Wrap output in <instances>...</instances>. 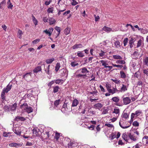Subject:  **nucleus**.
<instances>
[{
	"label": "nucleus",
	"mask_w": 148,
	"mask_h": 148,
	"mask_svg": "<svg viewBox=\"0 0 148 148\" xmlns=\"http://www.w3.org/2000/svg\"><path fill=\"white\" fill-rule=\"evenodd\" d=\"M17 103H15L11 105L7 106L5 105L3 109L5 111H14L16 109Z\"/></svg>",
	"instance_id": "1"
},
{
	"label": "nucleus",
	"mask_w": 148,
	"mask_h": 148,
	"mask_svg": "<svg viewBox=\"0 0 148 148\" xmlns=\"http://www.w3.org/2000/svg\"><path fill=\"white\" fill-rule=\"evenodd\" d=\"M106 86L108 92L112 94H113L116 93V92L118 91V90L117 89L116 87H115L114 88H113L112 89H111L110 88H111V85L108 83L106 84Z\"/></svg>",
	"instance_id": "2"
},
{
	"label": "nucleus",
	"mask_w": 148,
	"mask_h": 148,
	"mask_svg": "<svg viewBox=\"0 0 148 148\" xmlns=\"http://www.w3.org/2000/svg\"><path fill=\"white\" fill-rule=\"evenodd\" d=\"M53 29L52 27L49 28V29H46L43 31V32L45 33L46 34L48 35L49 36H50L53 32Z\"/></svg>",
	"instance_id": "3"
},
{
	"label": "nucleus",
	"mask_w": 148,
	"mask_h": 148,
	"mask_svg": "<svg viewBox=\"0 0 148 148\" xmlns=\"http://www.w3.org/2000/svg\"><path fill=\"white\" fill-rule=\"evenodd\" d=\"M123 101L124 104L127 105L130 103L131 100L129 97H126L123 98Z\"/></svg>",
	"instance_id": "4"
},
{
	"label": "nucleus",
	"mask_w": 148,
	"mask_h": 148,
	"mask_svg": "<svg viewBox=\"0 0 148 148\" xmlns=\"http://www.w3.org/2000/svg\"><path fill=\"white\" fill-rule=\"evenodd\" d=\"M32 73L31 72L27 73L23 76V77L26 80L28 81L31 78Z\"/></svg>",
	"instance_id": "5"
},
{
	"label": "nucleus",
	"mask_w": 148,
	"mask_h": 148,
	"mask_svg": "<svg viewBox=\"0 0 148 148\" xmlns=\"http://www.w3.org/2000/svg\"><path fill=\"white\" fill-rule=\"evenodd\" d=\"M68 148H77V145L76 143L74 142H70L68 145Z\"/></svg>",
	"instance_id": "6"
},
{
	"label": "nucleus",
	"mask_w": 148,
	"mask_h": 148,
	"mask_svg": "<svg viewBox=\"0 0 148 148\" xmlns=\"http://www.w3.org/2000/svg\"><path fill=\"white\" fill-rule=\"evenodd\" d=\"M135 38H131L129 40V44L130 47L132 48L133 47V45H134V42L135 40H134Z\"/></svg>",
	"instance_id": "7"
},
{
	"label": "nucleus",
	"mask_w": 148,
	"mask_h": 148,
	"mask_svg": "<svg viewBox=\"0 0 148 148\" xmlns=\"http://www.w3.org/2000/svg\"><path fill=\"white\" fill-rule=\"evenodd\" d=\"M114 111L113 113L116 114V116L117 117H118L120 114V110L117 107H115L114 109Z\"/></svg>",
	"instance_id": "8"
},
{
	"label": "nucleus",
	"mask_w": 148,
	"mask_h": 148,
	"mask_svg": "<svg viewBox=\"0 0 148 148\" xmlns=\"http://www.w3.org/2000/svg\"><path fill=\"white\" fill-rule=\"evenodd\" d=\"M33 134L34 136H38L39 135V130L38 128H35L33 130Z\"/></svg>",
	"instance_id": "9"
},
{
	"label": "nucleus",
	"mask_w": 148,
	"mask_h": 148,
	"mask_svg": "<svg viewBox=\"0 0 148 148\" xmlns=\"http://www.w3.org/2000/svg\"><path fill=\"white\" fill-rule=\"evenodd\" d=\"M9 146L10 147H20L22 146L21 144H18L16 143H12L9 144Z\"/></svg>",
	"instance_id": "10"
},
{
	"label": "nucleus",
	"mask_w": 148,
	"mask_h": 148,
	"mask_svg": "<svg viewBox=\"0 0 148 148\" xmlns=\"http://www.w3.org/2000/svg\"><path fill=\"white\" fill-rule=\"evenodd\" d=\"M25 118L23 117L20 116H18L16 117L15 120V121H25Z\"/></svg>",
	"instance_id": "11"
},
{
	"label": "nucleus",
	"mask_w": 148,
	"mask_h": 148,
	"mask_svg": "<svg viewBox=\"0 0 148 148\" xmlns=\"http://www.w3.org/2000/svg\"><path fill=\"white\" fill-rule=\"evenodd\" d=\"M94 107L96 109L100 110L103 106V105L100 103H98L94 105Z\"/></svg>",
	"instance_id": "12"
},
{
	"label": "nucleus",
	"mask_w": 148,
	"mask_h": 148,
	"mask_svg": "<svg viewBox=\"0 0 148 148\" xmlns=\"http://www.w3.org/2000/svg\"><path fill=\"white\" fill-rule=\"evenodd\" d=\"M12 85L9 84L6 87V88H4L3 90H4L6 93H7L12 88Z\"/></svg>",
	"instance_id": "13"
},
{
	"label": "nucleus",
	"mask_w": 148,
	"mask_h": 148,
	"mask_svg": "<svg viewBox=\"0 0 148 148\" xmlns=\"http://www.w3.org/2000/svg\"><path fill=\"white\" fill-rule=\"evenodd\" d=\"M79 102L76 99H75L73 101L72 106L75 107L76 106L79 104Z\"/></svg>",
	"instance_id": "14"
},
{
	"label": "nucleus",
	"mask_w": 148,
	"mask_h": 148,
	"mask_svg": "<svg viewBox=\"0 0 148 148\" xmlns=\"http://www.w3.org/2000/svg\"><path fill=\"white\" fill-rule=\"evenodd\" d=\"M79 71H81V73L84 74H86L87 73H88L89 71L87 70V69L84 67L82 69H81Z\"/></svg>",
	"instance_id": "15"
},
{
	"label": "nucleus",
	"mask_w": 148,
	"mask_h": 148,
	"mask_svg": "<svg viewBox=\"0 0 148 148\" xmlns=\"http://www.w3.org/2000/svg\"><path fill=\"white\" fill-rule=\"evenodd\" d=\"M14 133L18 135H20L21 134V131L19 128H16L15 130L14 131Z\"/></svg>",
	"instance_id": "16"
},
{
	"label": "nucleus",
	"mask_w": 148,
	"mask_h": 148,
	"mask_svg": "<svg viewBox=\"0 0 148 148\" xmlns=\"http://www.w3.org/2000/svg\"><path fill=\"white\" fill-rule=\"evenodd\" d=\"M114 44L116 48H119L121 47L120 42L118 40L115 41Z\"/></svg>",
	"instance_id": "17"
},
{
	"label": "nucleus",
	"mask_w": 148,
	"mask_h": 148,
	"mask_svg": "<svg viewBox=\"0 0 148 148\" xmlns=\"http://www.w3.org/2000/svg\"><path fill=\"white\" fill-rule=\"evenodd\" d=\"M83 47L82 45L81 44H75L72 47L73 49H75L78 48H81Z\"/></svg>",
	"instance_id": "18"
},
{
	"label": "nucleus",
	"mask_w": 148,
	"mask_h": 148,
	"mask_svg": "<svg viewBox=\"0 0 148 148\" xmlns=\"http://www.w3.org/2000/svg\"><path fill=\"white\" fill-rule=\"evenodd\" d=\"M41 67L40 66H38L36 67L33 70L34 73H37L38 72L41 71Z\"/></svg>",
	"instance_id": "19"
},
{
	"label": "nucleus",
	"mask_w": 148,
	"mask_h": 148,
	"mask_svg": "<svg viewBox=\"0 0 148 148\" xmlns=\"http://www.w3.org/2000/svg\"><path fill=\"white\" fill-rule=\"evenodd\" d=\"M71 31V28L69 27L66 28L64 31V34L67 35L69 34Z\"/></svg>",
	"instance_id": "20"
},
{
	"label": "nucleus",
	"mask_w": 148,
	"mask_h": 148,
	"mask_svg": "<svg viewBox=\"0 0 148 148\" xmlns=\"http://www.w3.org/2000/svg\"><path fill=\"white\" fill-rule=\"evenodd\" d=\"M120 74L121 78L122 79H125L126 77V75L125 73L122 71H120Z\"/></svg>",
	"instance_id": "21"
},
{
	"label": "nucleus",
	"mask_w": 148,
	"mask_h": 148,
	"mask_svg": "<svg viewBox=\"0 0 148 148\" xmlns=\"http://www.w3.org/2000/svg\"><path fill=\"white\" fill-rule=\"evenodd\" d=\"M128 136L130 139L134 141H136L137 140L136 138L133 135H132L130 133L128 135Z\"/></svg>",
	"instance_id": "22"
},
{
	"label": "nucleus",
	"mask_w": 148,
	"mask_h": 148,
	"mask_svg": "<svg viewBox=\"0 0 148 148\" xmlns=\"http://www.w3.org/2000/svg\"><path fill=\"white\" fill-rule=\"evenodd\" d=\"M49 22L50 25L54 24L56 22V20L53 18H50L48 20Z\"/></svg>",
	"instance_id": "23"
},
{
	"label": "nucleus",
	"mask_w": 148,
	"mask_h": 148,
	"mask_svg": "<svg viewBox=\"0 0 148 148\" xmlns=\"http://www.w3.org/2000/svg\"><path fill=\"white\" fill-rule=\"evenodd\" d=\"M103 30L108 32H109L112 31V29L111 28L107 27L106 26H104L103 27Z\"/></svg>",
	"instance_id": "24"
},
{
	"label": "nucleus",
	"mask_w": 148,
	"mask_h": 148,
	"mask_svg": "<svg viewBox=\"0 0 148 148\" xmlns=\"http://www.w3.org/2000/svg\"><path fill=\"white\" fill-rule=\"evenodd\" d=\"M145 79H144L142 81L139 80L138 81V82L137 83V85L138 86H141L142 87L145 84H144V82H145Z\"/></svg>",
	"instance_id": "25"
},
{
	"label": "nucleus",
	"mask_w": 148,
	"mask_h": 148,
	"mask_svg": "<svg viewBox=\"0 0 148 148\" xmlns=\"http://www.w3.org/2000/svg\"><path fill=\"white\" fill-rule=\"evenodd\" d=\"M112 100L114 102L117 103L119 102V98L118 97H113L112 98Z\"/></svg>",
	"instance_id": "26"
},
{
	"label": "nucleus",
	"mask_w": 148,
	"mask_h": 148,
	"mask_svg": "<svg viewBox=\"0 0 148 148\" xmlns=\"http://www.w3.org/2000/svg\"><path fill=\"white\" fill-rule=\"evenodd\" d=\"M28 107V106L27 103H24L21 106V109L25 110Z\"/></svg>",
	"instance_id": "27"
},
{
	"label": "nucleus",
	"mask_w": 148,
	"mask_h": 148,
	"mask_svg": "<svg viewBox=\"0 0 148 148\" xmlns=\"http://www.w3.org/2000/svg\"><path fill=\"white\" fill-rule=\"evenodd\" d=\"M127 90V87L126 86L123 84H122V86L121 87L120 91L121 92H125Z\"/></svg>",
	"instance_id": "28"
},
{
	"label": "nucleus",
	"mask_w": 148,
	"mask_h": 148,
	"mask_svg": "<svg viewBox=\"0 0 148 148\" xmlns=\"http://www.w3.org/2000/svg\"><path fill=\"white\" fill-rule=\"evenodd\" d=\"M33 110L32 108L28 106L26 109L25 110V111L27 113H30L32 112Z\"/></svg>",
	"instance_id": "29"
},
{
	"label": "nucleus",
	"mask_w": 148,
	"mask_h": 148,
	"mask_svg": "<svg viewBox=\"0 0 148 148\" xmlns=\"http://www.w3.org/2000/svg\"><path fill=\"white\" fill-rule=\"evenodd\" d=\"M122 138H123L126 142H128V140H129V138L127 136V135L125 133H123L122 135Z\"/></svg>",
	"instance_id": "30"
},
{
	"label": "nucleus",
	"mask_w": 148,
	"mask_h": 148,
	"mask_svg": "<svg viewBox=\"0 0 148 148\" xmlns=\"http://www.w3.org/2000/svg\"><path fill=\"white\" fill-rule=\"evenodd\" d=\"M77 56L79 57L82 58L84 56V55L82 51H79L77 53Z\"/></svg>",
	"instance_id": "31"
},
{
	"label": "nucleus",
	"mask_w": 148,
	"mask_h": 148,
	"mask_svg": "<svg viewBox=\"0 0 148 148\" xmlns=\"http://www.w3.org/2000/svg\"><path fill=\"white\" fill-rule=\"evenodd\" d=\"M86 74H79L76 75V77L78 78L82 77L83 78L85 79L86 77Z\"/></svg>",
	"instance_id": "32"
},
{
	"label": "nucleus",
	"mask_w": 148,
	"mask_h": 148,
	"mask_svg": "<svg viewBox=\"0 0 148 148\" xmlns=\"http://www.w3.org/2000/svg\"><path fill=\"white\" fill-rule=\"evenodd\" d=\"M32 21H33L34 24L35 26L37 25H38V21L37 19L33 15H32Z\"/></svg>",
	"instance_id": "33"
},
{
	"label": "nucleus",
	"mask_w": 148,
	"mask_h": 148,
	"mask_svg": "<svg viewBox=\"0 0 148 148\" xmlns=\"http://www.w3.org/2000/svg\"><path fill=\"white\" fill-rule=\"evenodd\" d=\"M23 34V33L22 31L20 29H19L18 31L17 35L18 36L19 38L21 39V36Z\"/></svg>",
	"instance_id": "34"
},
{
	"label": "nucleus",
	"mask_w": 148,
	"mask_h": 148,
	"mask_svg": "<svg viewBox=\"0 0 148 148\" xmlns=\"http://www.w3.org/2000/svg\"><path fill=\"white\" fill-rule=\"evenodd\" d=\"M143 41L142 40L140 39L138 41L136 47L138 48L140 47L141 46Z\"/></svg>",
	"instance_id": "35"
},
{
	"label": "nucleus",
	"mask_w": 148,
	"mask_h": 148,
	"mask_svg": "<svg viewBox=\"0 0 148 148\" xmlns=\"http://www.w3.org/2000/svg\"><path fill=\"white\" fill-rule=\"evenodd\" d=\"M7 4L8 5V8L9 9L10 8L11 9H12L13 6V5H12L10 2V0H8L7 2Z\"/></svg>",
	"instance_id": "36"
},
{
	"label": "nucleus",
	"mask_w": 148,
	"mask_h": 148,
	"mask_svg": "<svg viewBox=\"0 0 148 148\" xmlns=\"http://www.w3.org/2000/svg\"><path fill=\"white\" fill-rule=\"evenodd\" d=\"M148 137L147 136H145L143 138V144L145 145L146 142L147 141Z\"/></svg>",
	"instance_id": "37"
},
{
	"label": "nucleus",
	"mask_w": 148,
	"mask_h": 148,
	"mask_svg": "<svg viewBox=\"0 0 148 148\" xmlns=\"http://www.w3.org/2000/svg\"><path fill=\"white\" fill-rule=\"evenodd\" d=\"M121 121H120L119 122V125L122 128H123V129L127 128L129 127H130V125H129V126H125V125L123 123V124L122 125H121Z\"/></svg>",
	"instance_id": "38"
},
{
	"label": "nucleus",
	"mask_w": 148,
	"mask_h": 148,
	"mask_svg": "<svg viewBox=\"0 0 148 148\" xmlns=\"http://www.w3.org/2000/svg\"><path fill=\"white\" fill-rule=\"evenodd\" d=\"M129 114L126 113H125L123 114L122 116L123 118H124L125 119H127L129 118Z\"/></svg>",
	"instance_id": "39"
},
{
	"label": "nucleus",
	"mask_w": 148,
	"mask_h": 148,
	"mask_svg": "<svg viewBox=\"0 0 148 148\" xmlns=\"http://www.w3.org/2000/svg\"><path fill=\"white\" fill-rule=\"evenodd\" d=\"M54 81L55 83L57 84H59L60 83H61V84H62L64 82L63 80L62 79H56Z\"/></svg>",
	"instance_id": "40"
},
{
	"label": "nucleus",
	"mask_w": 148,
	"mask_h": 148,
	"mask_svg": "<svg viewBox=\"0 0 148 148\" xmlns=\"http://www.w3.org/2000/svg\"><path fill=\"white\" fill-rule=\"evenodd\" d=\"M116 133H113L110 135L109 137L111 140H112L115 138H116Z\"/></svg>",
	"instance_id": "41"
},
{
	"label": "nucleus",
	"mask_w": 148,
	"mask_h": 148,
	"mask_svg": "<svg viewBox=\"0 0 148 148\" xmlns=\"http://www.w3.org/2000/svg\"><path fill=\"white\" fill-rule=\"evenodd\" d=\"M54 60V58H52L51 59H49L46 60V62L47 64H50Z\"/></svg>",
	"instance_id": "42"
},
{
	"label": "nucleus",
	"mask_w": 148,
	"mask_h": 148,
	"mask_svg": "<svg viewBox=\"0 0 148 148\" xmlns=\"http://www.w3.org/2000/svg\"><path fill=\"white\" fill-rule=\"evenodd\" d=\"M60 100V99L56 100L54 101V106L56 107H57L58 106L59 104Z\"/></svg>",
	"instance_id": "43"
},
{
	"label": "nucleus",
	"mask_w": 148,
	"mask_h": 148,
	"mask_svg": "<svg viewBox=\"0 0 148 148\" xmlns=\"http://www.w3.org/2000/svg\"><path fill=\"white\" fill-rule=\"evenodd\" d=\"M11 133L10 132H4L3 134V136L5 137H7L9 136L11 134Z\"/></svg>",
	"instance_id": "44"
},
{
	"label": "nucleus",
	"mask_w": 148,
	"mask_h": 148,
	"mask_svg": "<svg viewBox=\"0 0 148 148\" xmlns=\"http://www.w3.org/2000/svg\"><path fill=\"white\" fill-rule=\"evenodd\" d=\"M53 88V92L54 93H55L58 92L59 89V88L58 86H57L54 87Z\"/></svg>",
	"instance_id": "45"
},
{
	"label": "nucleus",
	"mask_w": 148,
	"mask_h": 148,
	"mask_svg": "<svg viewBox=\"0 0 148 148\" xmlns=\"http://www.w3.org/2000/svg\"><path fill=\"white\" fill-rule=\"evenodd\" d=\"M53 7H51L49 8L47 10V12L49 13H52L53 12Z\"/></svg>",
	"instance_id": "46"
},
{
	"label": "nucleus",
	"mask_w": 148,
	"mask_h": 148,
	"mask_svg": "<svg viewBox=\"0 0 148 148\" xmlns=\"http://www.w3.org/2000/svg\"><path fill=\"white\" fill-rule=\"evenodd\" d=\"M6 93V92H5L4 90H3V89L1 94V97L2 99H5V97L4 96L5 93Z\"/></svg>",
	"instance_id": "47"
},
{
	"label": "nucleus",
	"mask_w": 148,
	"mask_h": 148,
	"mask_svg": "<svg viewBox=\"0 0 148 148\" xmlns=\"http://www.w3.org/2000/svg\"><path fill=\"white\" fill-rule=\"evenodd\" d=\"M45 135V138L47 139L50 136L51 134H49V132H45V134H44Z\"/></svg>",
	"instance_id": "48"
},
{
	"label": "nucleus",
	"mask_w": 148,
	"mask_h": 148,
	"mask_svg": "<svg viewBox=\"0 0 148 148\" xmlns=\"http://www.w3.org/2000/svg\"><path fill=\"white\" fill-rule=\"evenodd\" d=\"M113 58L114 59H121L122 58V57L120 56L116 55H113Z\"/></svg>",
	"instance_id": "49"
},
{
	"label": "nucleus",
	"mask_w": 148,
	"mask_h": 148,
	"mask_svg": "<svg viewBox=\"0 0 148 148\" xmlns=\"http://www.w3.org/2000/svg\"><path fill=\"white\" fill-rule=\"evenodd\" d=\"M128 40L127 38H125L123 40V43L124 46H125L128 42Z\"/></svg>",
	"instance_id": "50"
},
{
	"label": "nucleus",
	"mask_w": 148,
	"mask_h": 148,
	"mask_svg": "<svg viewBox=\"0 0 148 148\" xmlns=\"http://www.w3.org/2000/svg\"><path fill=\"white\" fill-rule=\"evenodd\" d=\"M117 64H124L125 63V61L123 60H118L116 61Z\"/></svg>",
	"instance_id": "51"
},
{
	"label": "nucleus",
	"mask_w": 148,
	"mask_h": 148,
	"mask_svg": "<svg viewBox=\"0 0 148 148\" xmlns=\"http://www.w3.org/2000/svg\"><path fill=\"white\" fill-rule=\"evenodd\" d=\"M104 68H106V69L107 71H110L111 69L112 68V66H108L107 65H104Z\"/></svg>",
	"instance_id": "52"
},
{
	"label": "nucleus",
	"mask_w": 148,
	"mask_h": 148,
	"mask_svg": "<svg viewBox=\"0 0 148 148\" xmlns=\"http://www.w3.org/2000/svg\"><path fill=\"white\" fill-rule=\"evenodd\" d=\"M60 136V134L59 133H56L55 136V138L57 140H58Z\"/></svg>",
	"instance_id": "53"
},
{
	"label": "nucleus",
	"mask_w": 148,
	"mask_h": 148,
	"mask_svg": "<svg viewBox=\"0 0 148 148\" xmlns=\"http://www.w3.org/2000/svg\"><path fill=\"white\" fill-rule=\"evenodd\" d=\"M135 114L136 116L139 115L142 113V111L141 110H138L136 111Z\"/></svg>",
	"instance_id": "54"
},
{
	"label": "nucleus",
	"mask_w": 148,
	"mask_h": 148,
	"mask_svg": "<svg viewBox=\"0 0 148 148\" xmlns=\"http://www.w3.org/2000/svg\"><path fill=\"white\" fill-rule=\"evenodd\" d=\"M111 80L116 84H119L120 83V81L117 80L116 79H112Z\"/></svg>",
	"instance_id": "55"
},
{
	"label": "nucleus",
	"mask_w": 148,
	"mask_h": 148,
	"mask_svg": "<svg viewBox=\"0 0 148 148\" xmlns=\"http://www.w3.org/2000/svg\"><path fill=\"white\" fill-rule=\"evenodd\" d=\"M143 73L145 75H146L147 77L148 78V69L147 70L145 69L143 70Z\"/></svg>",
	"instance_id": "56"
},
{
	"label": "nucleus",
	"mask_w": 148,
	"mask_h": 148,
	"mask_svg": "<svg viewBox=\"0 0 148 148\" xmlns=\"http://www.w3.org/2000/svg\"><path fill=\"white\" fill-rule=\"evenodd\" d=\"M55 29L57 31L59 34H60L61 31L60 28V27L56 26L55 28Z\"/></svg>",
	"instance_id": "57"
},
{
	"label": "nucleus",
	"mask_w": 148,
	"mask_h": 148,
	"mask_svg": "<svg viewBox=\"0 0 148 148\" xmlns=\"http://www.w3.org/2000/svg\"><path fill=\"white\" fill-rule=\"evenodd\" d=\"M133 125L135 127H138L139 126V123L137 121H134L132 123Z\"/></svg>",
	"instance_id": "58"
},
{
	"label": "nucleus",
	"mask_w": 148,
	"mask_h": 148,
	"mask_svg": "<svg viewBox=\"0 0 148 148\" xmlns=\"http://www.w3.org/2000/svg\"><path fill=\"white\" fill-rule=\"evenodd\" d=\"M40 40L39 39H36L32 41L33 43L36 44L38 42L40 41Z\"/></svg>",
	"instance_id": "59"
},
{
	"label": "nucleus",
	"mask_w": 148,
	"mask_h": 148,
	"mask_svg": "<svg viewBox=\"0 0 148 148\" xmlns=\"http://www.w3.org/2000/svg\"><path fill=\"white\" fill-rule=\"evenodd\" d=\"M78 4V3L75 0H72L71 4L73 5H75Z\"/></svg>",
	"instance_id": "60"
},
{
	"label": "nucleus",
	"mask_w": 148,
	"mask_h": 148,
	"mask_svg": "<svg viewBox=\"0 0 148 148\" xmlns=\"http://www.w3.org/2000/svg\"><path fill=\"white\" fill-rule=\"evenodd\" d=\"M51 0H49V1H47L45 2V5L47 6L48 5L51 3Z\"/></svg>",
	"instance_id": "61"
},
{
	"label": "nucleus",
	"mask_w": 148,
	"mask_h": 148,
	"mask_svg": "<svg viewBox=\"0 0 148 148\" xmlns=\"http://www.w3.org/2000/svg\"><path fill=\"white\" fill-rule=\"evenodd\" d=\"M105 125L109 127H114L112 125L109 123H106L105 124Z\"/></svg>",
	"instance_id": "62"
},
{
	"label": "nucleus",
	"mask_w": 148,
	"mask_h": 148,
	"mask_svg": "<svg viewBox=\"0 0 148 148\" xmlns=\"http://www.w3.org/2000/svg\"><path fill=\"white\" fill-rule=\"evenodd\" d=\"M139 73L138 71L136 72L134 75V76L136 78H138L139 76Z\"/></svg>",
	"instance_id": "63"
},
{
	"label": "nucleus",
	"mask_w": 148,
	"mask_h": 148,
	"mask_svg": "<svg viewBox=\"0 0 148 148\" xmlns=\"http://www.w3.org/2000/svg\"><path fill=\"white\" fill-rule=\"evenodd\" d=\"M105 55V52L104 51H101V53L99 54V56L101 57H103Z\"/></svg>",
	"instance_id": "64"
}]
</instances>
